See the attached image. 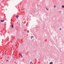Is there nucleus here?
Segmentation results:
<instances>
[{"label":"nucleus","instance_id":"1","mask_svg":"<svg viewBox=\"0 0 64 64\" xmlns=\"http://www.w3.org/2000/svg\"><path fill=\"white\" fill-rule=\"evenodd\" d=\"M18 17H19V16L18 15H16V18H17V19H18Z\"/></svg>","mask_w":64,"mask_h":64},{"label":"nucleus","instance_id":"2","mask_svg":"<svg viewBox=\"0 0 64 64\" xmlns=\"http://www.w3.org/2000/svg\"><path fill=\"white\" fill-rule=\"evenodd\" d=\"M0 21L1 22H4V20H0Z\"/></svg>","mask_w":64,"mask_h":64},{"label":"nucleus","instance_id":"3","mask_svg":"<svg viewBox=\"0 0 64 64\" xmlns=\"http://www.w3.org/2000/svg\"><path fill=\"white\" fill-rule=\"evenodd\" d=\"M34 37V36H32L31 37V39H32V38H33Z\"/></svg>","mask_w":64,"mask_h":64},{"label":"nucleus","instance_id":"4","mask_svg":"<svg viewBox=\"0 0 64 64\" xmlns=\"http://www.w3.org/2000/svg\"><path fill=\"white\" fill-rule=\"evenodd\" d=\"M53 62H50V64H53Z\"/></svg>","mask_w":64,"mask_h":64},{"label":"nucleus","instance_id":"5","mask_svg":"<svg viewBox=\"0 0 64 64\" xmlns=\"http://www.w3.org/2000/svg\"><path fill=\"white\" fill-rule=\"evenodd\" d=\"M62 8H64V5H63L62 6Z\"/></svg>","mask_w":64,"mask_h":64},{"label":"nucleus","instance_id":"6","mask_svg":"<svg viewBox=\"0 0 64 64\" xmlns=\"http://www.w3.org/2000/svg\"><path fill=\"white\" fill-rule=\"evenodd\" d=\"M12 28H13V25L12 24Z\"/></svg>","mask_w":64,"mask_h":64},{"label":"nucleus","instance_id":"7","mask_svg":"<svg viewBox=\"0 0 64 64\" xmlns=\"http://www.w3.org/2000/svg\"><path fill=\"white\" fill-rule=\"evenodd\" d=\"M46 8V10H48V8Z\"/></svg>","mask_w":64,"mask_h":64},{"label":"nucleus","instance_id":"8","mask_svg":"<svg viewBox=\"0 0 64 64\" xmlns=\"http://www.w3.org/2000/svg\"><path fill=\"white\" fill-rule=\"evenodd\" d=\"M56 7V6L54 5V8H55V7Z\"/></svg>","mask_w":64,"mask_h":64},{"label":"nucleus","instance_id":"9","mask_svg":"<svg viewBox=\"0 0 64 64\" xmlns=\"http://www.w3.org/2000/svg\"><path fill=\"white\" fill-rule=\"evenodd\" d=\"M6 61H7V62H8V61H9V60H6Z\"/></svg>","mask_w":64,"mask_h":64},{"label":"nucleus","instance_id":"10","mask_svg":"<svg viewBox=\"0 0 64 64\" xmlns=\"http://www.w3.org/2000/svg\"><path fill=\"white\" fill-rule=\"evenodd\" d=\"M61 11H59V12L60 13H61Z\"/></svg>","mask_w":64,"mask_h":64},{"label":"nucleus","instance_id":"11","mask_svg":"<svg viewBox=\"0 0 64 64\" xmlns=\"http://www.w3.org/2000/svg\"><path fill=\"white\" fill-rule=\"evenodd\" d=\"M61 28H60V30H61Z\"/></svg>","mask_w":64,"mask_h":64},{"label":"nucleus","instance_id":"12","mask_svg":"<svg viewBox=\"0 0 64 64\" xmlns=\"http://www.w3.org/2000/svg\"><path fill=\"white\" fill-rule=\"evenodd\" d=\"M20 56H21V57H22V55H20Z\"/></svg>","mask_w":64,"mask_h":64},{"label":"nucleus","instance_id":"13","mask_svg":"<svg viewBox=\"0 0 64 64\" xmlns=\"http://www.w3.org/2000/svg\"><path fill=\"white\" fill-rule=\"evenodd\" d=\"M30 63H32V62H30Z\"/></svg>","mask_w":64,"mask_h":64},{"label":"nucleus","instance_id":"14","mask_svg":"<svg viewBox=\"0 0 64 64\" xmlns=\"http://www.w3.org/2000/svg\"><path fill=\"white\" fill-rule=\"evenodd\" d=\"M19 54L20 55H20V53Z\"/></svg>","mask_w":64,"mask_h":64},{"label":"nucleus","instance_id":"15","mask_svg":"<svg viewBox=\"0 0 64 64\" xmlns=\"http://www.w3.org/2000/svg\"><path fill=\"white\" fill-rule=\"evenodd\" d=\"M18 45H19V44H18Z\"/></svg>","mask_w":64,"mask_h":64},{"label":"nucleus","instance_id":"16","mask_svg":"<svg viewBox=\"0 0 64 64\" xmlns=\"http://www.w3.org/2000/svg\"><path fill=\"white\" fill-rule=\"evenodd\" d=\"M34 12H35V11H34Z\"/></svg>","mask_w":64,"mask_h":64}]
</instances>
